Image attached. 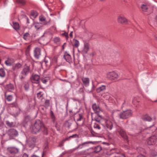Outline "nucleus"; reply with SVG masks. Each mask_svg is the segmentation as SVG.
<instances>
[{
	"label": "nucleus",
	"mask_w": 157,
	"mask_h": 157,
	"mask_svg": "<svg viewBox=\"0 0 157 157\" xmlns=\"http://www.w3.org/2000/svg\"><path fill=\"white\" fill-rule=\"evenodd\" d=\"M5 75V72L4 70L1 68L0 69V76L2 77H4Z\"/></svg>",
	"instance_id": "nucleus-33"
},
{
	"label": "nucleus",
	"mask_w": 157,
	"mask_h": 157,
	"mask_svg": "<svg viewBox=\"0 0 157 157\" xmlns=\"http://www.w3.org/2000/svg\"><path fill=\"white\" fill-rule=\"evenodd\" d=\"M155 19L156 22H157V16L155 17Z\"/></svg>",
	"instance_id": "nucleus-60"
},
{
	"label": "nucleus",
	"mask_w": 157,
	"mask_h": 157,
	"mask_svg": "<svg viewBox=\"0 0 157 157\" xmlns=\"http://www.w3.org/2000/svg\"><path fill=\"white\" fill-rule=\"evenodd\" d=\"M15 62L14 59L12 58L8 57L5 62V64L7 66H11Z\"/></svg>",
	"instance_id": "nucleus-17"
},
{
	"label": "nucleus",
	"mask_w": 157,
	"mask_h": 157,
	"mask_svg": "<svg viewBox=\"0 0 157 157\" xmlns=\"http://www.w3.org/2000/svg\"><path fill=\"white\" fill-rule=\"evenodd\" d=\"M72 33H73V32H71L70 34V36L71 37H72Z\"/></svg>",
	"instance_id": "nucleus-57"
},
{
	"label": "nucleus",
	"mask_w": 157,
	"mask_h": 157,
	"mask_svg": "<svg viewBox=\"0 0 157 157\" xmlns=\"http://www.w3.org/2000/svg\"><path fill=\"white\" fill-rule=\"evenodd\" d=\"M61 65H62V64H59V65H57L56 66V67H55V68H57L58 67H59V66H61Z\"/></svg>",
	"instance_id": "nucleus-56"
},
{
	"label": "nucleus",
	"mask_w": 157,
	"mask_h": 157,
	"mask_svg": "<svg viewBox=\"0 0 157 157\" xmlns=\"http://www.w3.org/2000/svg\"><path fill=\"white\" fill-rule=\"evenodd\" d=\"M22 65L18 63L13 65L12 66V70L13 71H17L18 70L21 68Z\"/></svg>",
	"instance_id": "nucleus-13"
},
{
	"label": "nucleus",
	"mask_w": 157,
	"mask_h": 157,
	"mask_svg": "<svg viewBox=\"0 0 157 157\" xmlns=\"http://www.w3.org/2000/svg\"><path fill=\"white\" fill-rule=\"evenodd\" d=\"M106 75L107 78L111 80L114 79L118 77V74L114 71L109 72Z\"/></svg>",
	"instance_id": "nucleus-9"
},
{
	"label": "nucleus",
	"mask_w": 157,
	"mask_h": 157,
	"mask_svg": "<svg viewBox=\"0 0 157 157\" xmlns=\"http://www.w3.org/2000/svg\"><path fill=\"white\" fill-rule=\"evenodd\" d=\"M155 39H156L157 40V36H155Z\"/></svg>",
	"instance_id": "nucleus-61"
},
{
	"label": "nucleus",
	"mask_w": 157,
	"mask_h": 157,
	"mask_svg": "<svg viewBox=\"0 0 157 157\" xmlns=\"http://www.w3.org/2000/svg\"><path fill=\"white\" fill-rule=\"evenodd\" d=\"M25 17L27 19V23H29V19L28 18V17L26 16H25Z\"/></svg>",
	"instance_id": "nucleus-54"
},
{
	"label": "nucleus",
	"mask_w": 157,
	"mask_h": 157,
	"mask_svg": "<svg viewBox=\"0 0 157 157\" xmlns=\"http://www.w3.org/2000/svg\"><path fill=\"white\" fill-rule=\"evenodd\" d=\"M6 88L9 91H11L14 89L13 85L11 83H10L6 86Z\"/></svg>",
	"instance_id": "nucleus-29"
},
{
	"label": "nucleus",
	"mask_w": 157,
	"mask_h": 157,
	"mask_svg": "<svg viewBox=\"0 0 157 157\" xmlns=\"http://www.w3.org/2000/svg\"><path fill=\"white\" fill-rule=\"evenodd\" d=\"M105 89L106 86L103 85L97 88L96 89V91L97 93H99L105 90Z\"/></svg>",
	"instance_id": "nucleus-23"
},
{
	"label": "nucleus",
	"mask_w": 157,
	"mask_h": 157,
	"mask_svg": "<svg viewBox=\"0 0 157 157\" xmlns=\"http://www.w3.org/2000/svg\"><path fill=\"white\" fill-rule=\"evenodd\" d=\"M43 95V94L42 93V92H40L38 93L37 94V97L39 98H41Z\"/></svg>",
	"instance_id": "nucleus-41"
},
{
	"label": "nucleus",
	"mask_w": 157,
	"mask_h": 157,
	"mask_svg": "<svg viewBox=\"0 0 157 157\" xmlns=\"http://www.w3.org/2000/svg\"><path fill=\"white\" fill-rule=\"evenodd\" d=\"M105 0H100V1H104Z\"/></svg>",
	"instance_id": "nucleus-62"
},
{
	"label": "nucleus",
	"mask_w": 157,
	"mask_h": 157,
	"mask_svg": "<svg viewBox=\"0 0 157 157\" xmlns=\"http://www.w3.org/2000/svg\"><path fill=\"white\" fill-rule=\"evenodd\" d=\"M62 47H63V49H64V46H63V45L62 46Z\"/></svg>",
	"instance_id": "nucleus-63"
},
{
	"label": "nucleus",
	"mask_w": 157,
	"mask_h": 157,
	"mask_svg": "<svg viewBox=\"0 0 157 157\" xmlns=\"http://www.w3.org/2000/svg\"><path fill=\"white\" fill-rule=\"evenodd\" d=\"M30 70L29 67L25 66L21 72L20 79L22 80L24 78L26 75L29 72Z\"/></svg>",
	"instance_id": "nucleus-6"
},
{
	"label": "nucleus",
	"mask_w": 157,
	"mask_h": 157,
	"mask_svg": "<svg viewBox=\"0 0 157 157\" xmlns=\"http://www.w3.org/2000/svg\"><path fill=\"white\" fill-rule=\"evenodd\" d=\"M142 119L145 121H150L152 120V118L148 115H145L143 116L142 117Z\"/></svg>",
	"instance_id": "nucleus-25"
},
{
	"label": "nucleus",
	"mask_w": 157,
	"mask_h": 157,
	"mask_svg": "<svg viewBox=\"0 0 157 157\" xmlns=\"http://www.w3.org/2000/svg\"><path fill=\"white\" fill-rule=\"evenodd\" d=\"M36 139L35 137H30L29 139L28 143L30 145H33L36 143Z\"/></svg>",
	"instance_id": "nucleus-21"
},
{
	"label": "nucleus",
	"mask_w": 157,
	"mask_h": 157,
	"mask_svg": "<svg viewBox=\"0 0 157 157\" xmlns=\"http://www.w3.org/2000/svg\"><path fill=\"white\" fill-rule=\"evenodd\" d=\"M50 105V101L49 100H46L44 103V106L45 107L49 106Z\"/></svg>",
	"instance_id": "nucleus-39"
},
{
	"label": "nucleus",
	"mask_w": 157,
	"mask_h": 157,
	"mask_svg": "<svg viewBox=\"0 0 157 157\" xmlns=\"http://www.w3.org/2000/svg\"><path fill=\"white\" fill-rule=\"evenodd\" d=\"M75 117L77 121H80L83 119V115L81 113L77 114Z\"/></svg>",
	"instance_id": "nucleus-26"
},
{
	"label": "nucleus",
	"mask_w": 157,
	"mask_h": 157,
	"mask_svg": "<svg viewBox=\"0 0 157 157\" xmlns=\"http://www.w3.org/2000/svg\"><path fill=\"white\" fill-rule=\"evenodd\" d=\"M42 82L44 83H46L48 81V79L45 78H43L41 79Z\"/></svg>",
	"instance_id": "nucleus-46"
},
{
	"label": "nucleus",
	"mask_w": 157,
	"mask_h": 157,
	"mask_svg": "<svg viewBox=\"0 0 157 157\" xmlns=\"http://www.w3.org/2000/svg\"><path fill=\"white\" fill-rule=\"evenodd\" d=\"M77 137V135L76 134L73 135L71 136H70L69 137V138H76Z\"/></svg>",
	"instance_id": "nucleus-51"
},
{
	"label": "nucleus",
	"mask_w": 157,
	"mask_h": 157,
	"mask_svg": "<svg viewBox=\"0 0 157 157\" xmlns=\"http://www.w3.org/2000/svg\"><path fill=\"white\" fill-rule=\"evenodd\" d=\"M117 155H116L115 157H125V155L122 153L117 154Z\"/></svg>",
	"instance_id": "nucleus-43"
},
{
	"label": "nucleus",
	"mask_w": 157,
	"mask_h": 157,
	"mask_svg": "<svg viewBox=\"0 0 157 157\" xmlns=\"http://www.w3.org/2000/svg\"><path fill=\"white\" fill-rule=\"evenodd\" d=\"M10 113L12 115L17 116L20 113V109L16 102L10 104L9 106Z\"/></svg>",
	"instance_id": "nucleus-2"
},
{
	"label": "nucleus",
	"mask_w": 157,
	"mask_h": 157,
	"mask_svg": "<svg viewBox=\"0 0 157 157\" xmlns=\"http://www.w3.org/2000/svg\"><path fill=\"white\" fill-rule=\"evenodd\" d=\"M118 23L122 24H126L128 22L127 20L124 17L119 16L117 18Z\"/></svg>",
	"instance_id": "nucleus-14"
},
{
	"label": "nucleus",
	"mask_w": 157,
	"mask_h": 157,
	"mask_svg": "<svg viewBox=\"0 0 157 157\" xmlns=\"http://www.w3.org/2000/svg\"><path fill=\"white\" fill-rule=\"evenodd\" d=\"M6 124L9 127H12L14 126L13 122H10L8 121H6L5 122Z\"/></svg>",
	"instance_id": "nucleus-35"
},
{
	"label": "nucleus",
	"mask_w": 157,
	"mask_h": 157,
	"mask_svg": "<svg viewBox=\"0 0 157 157\" xmlns=\"http://www.w3.org/2000/svg\"><path fill=\"white\" fill-rule=\"evenodd\" d=\"M35 27L37 30L39 29L40 28V26H39V25L38 24L35 25Z\"/></svg>",
	"instance_id": "nucleus-50"
},
{
	"label": "nucleus",
	"mask_w": 157,
	"mask_h": 157,
	"mask_svg": "<svg viewBox=\"0 0 157 157\" xmlns=\"http://www.w3.org/2000/svg\"><path fill=\"white\" fill-rule=\"evenodd\" d=\"M7 134L9 137L10 139H13L18 135V132L15 129L10 128L7 131Z\"/></svg>",
	"instance_id": "nucleus-4"
},
{
	"label": "nucleus",
	"mask_w": 157,
	"mask_h": 157,
	"mask_svg": "<svg viewBox=\"0 0 157 157\" xmlns=\"http://www.w3.org/2000/svg\"><path fill=\"white\" fill-rule=\"evenodd\" d=\"M31 15L32 16L34 17H36L37 16L38 14L37 13L36 11H33L31 12Z\"/></svg>",
	"instance_id": "nucleus-42"
},
{
	"label": "nucleus",
	"mask_w": 157,
	"mask_h": 157,
	"mask_svg": "<svg viewBox=\"0 0 157 157\" xmlns=\"http://www.w3.org/2000/svg\"><path fill=\"white\" fill-rule=\"evenodd\" d=\"M40 49L38 48H36L34 51V56L36 59H39L41 54Z\"/></svg>",
	"instance_id": "nucleus-16"
},
{
	"label": "nucleus",
	"mask_w": 157,
	"mask_h": 157,
	"mask_svg": "<svg viewBox=\"0 0 157 157\" xmlns=\"http://www.w3.org/2000/svg\"><path fill=\"white\" fill-rule=\"evenodd\" d=\"M31 117L29 115L26 116L24 118L23 124L24 127H25L28 122L30 121Z\"/></svg>",
	"instance_id": "nucleus-19"
},
{
	"label": "nucleus",
	"mask_w": 157,
	"mask_h": 157,
	"mask_svg": "<svg viewBox=\"0 0 157 157\" xmlns=\"http://www.w3.org/2000/svg\"><path fill=\"white\" fill-rule=\"evenodd\" d=\"M94 120L98 122H99L100 121V119L98 117H96L94 118Z\"/></svg>",
	"instance_id": "nucleus-48"
},
{
	"label": "nucleus",
	"mask_w": 157,
	"mask_h": 157,
	"mask_svg": "<svg viewBox=\"0 0 157 157\" xmlns=\"http://www.w3.org/2000/svg\"><path fill=\"white\" fill-rule=\"evenodd\" d=\"M136 157H146L145 156L141 154H140L136 156Z\"/></svg>",
	"instance_id": "nucleus-52"
},
{
	"label": "nucleus",
	"mask_w": 157,
	"mask_h": 157,
	"mask_svg": "<svg viewBox=\"0 0 157 157\" xmlns=\"http://www.w3.org/2000/svg\"><path fill=\"white\" fill-rule=\"evenodd\" d=\"M101 150V147L100 146H97L95 147L94 151L96 153H98Z\"/></svg>",
	"instance_id": "nucleus-32"
},
{
	"label": "nucleus",
	"mask_w": 157,
	"mask_h": 157,
	"mask_svg": "<svg viewBox=\"0 0 157 157\" xmlns=\"http://www.w3.org/2000/svg\"><path fill=\"white\" fill-rule=\"evenodd\" d=\"M31 132L33 134L41 133L44 135H47L48 134V129L41 121L36 120L32 128Z\"/></svg>",
	"instance_id": "nucleus-1"
},
{
	"label": "nucleus",
	"mask_w": 157,
	"mask_h": 157,
	"mask_svg": "<svg viewBox=\"0 0 157 157\" xmlns=\"http://www.w3.org/2000/svg\"><path fill=\"white\" fill-rule=\"evenodd\" d=\"M92 108L95 113L99 117H101V116L99 115L101 109L99 106L96 105V103L94 104L92 106Z\"/></svg>",
	"instance_id": "nucleus-11"
},
{
	"label": "nucleus",
	"mask_w": 157,
	"mask_h": 157,
	"mask_svg": "<svg viewBox=\"0 0 157 157\" xmlns=\"http://www.w3.org/2000/svg\"><path fill=\"white\" fill-rule=\"evenodd\" d=\"M40 78L39 75L33 74L30 77V79L32 83L37 84L39 82Z\"/></svg>",
	"instance_id": "nucleus-10"
},
{
	"label": "nucleus",
	"mask_w": 157,
	"mask_h": 157,
	"mask_svg": "<svg viewBox=\"0 0 157 157\" xmlns=\"http://www.w3.org/2000/svg\"><path fill=\"white\" fill-rule=\"evenodd\" d=\"M157 141V134L153 135L147 140V144L149 145H155Z\"/></svg>",
	"instance_id": "nucleus-7"
},
{
	"label": "nucleus",
	"mask_w": 157,
	"mask_h": 157,
	"mask_svg": "<svg viewBox=\"0 0 157 157\" xmlns=\"http://www.w3.org/2000/svg\"><path fill=\"white\" fill-rule=\"evenodd\" d=\"M94 127L95 128L98 129H101V127L100 125L98 123H95L94 124Z\"/></svg>",
	"instance_id": "nucleus-38"
},
{
	"label": "nucleus",
	"mask_w": 157,
	"mask_h": 157,
	"mask_svg": "<svg viewBox=\"0 0 157 157\" xmlns=\"http://www.w3.org/2000/svg\"><path fill=\"white\" fill-rule=\"evenodd\" d=\"M16 2L17 3L21 4L23 5H24L26 4L24 0H16Z\"/></svg>",
	"instance_id": "nucleus-36"
},
{
	"label": "nucleus",
	"mask_w": 157,
	"mask_h": 157,
	"mask_svg": "<svg viewBox=\"0 0 157 157\" xmlns=\"http://www.w3.org/2000/svg\"><path fill=\"white\" fill-rule=\"evenodd\" d=\"M54 41L55 43L59 44L60 41V39L59 37H56L54 38Z\"/></svg>",
	"instance_id": "nucleus-37"
},
{
	"label": "nucleus",
	"mask_w": 157,
	"mask_h": 157,
	"mask_svg": "<svg viewBox=\"0 0 157 157\" xmlns=\"http://www.w3.org/2000/svg\"><path fill=\"white\" fill-rule=\"evenodd\" d=\"M73 41L74 43L73 45V46L76 48H78L79 45V42L77 40H74Z\"/></svg>",
	"instance_id": "nucleus-34"
},
{
	"label": "nucleus",
	"mask_w": 157,
	"mask_h": 157,
	"mask_svg": "<svg viewBox=\"0 0 157 157\" xmlns=\"http://www.w3.org/2000/svg\"><path fill=\"white\" fill-rule=\"evenodd\" d=\"M13 98V97L11 95H9L7 96V99L9 101H11Z\"/></svg>",
	"instance_id": "nucleus-45"
},
{
	"label": "nucleus",
	"mask_w": 157,
	"mask_h": 157,
	"mask_svg": "<svg viewBox=\"0 0 157 157\" xmlns=\"http://www.w3.org/2000/svg\"><path fill=\"white\" fill-rule=\"evenodd\" d=\"M141 8L142 11L146 12L148 9V7L146 4H142L141 6Z\"/></svg>",
	"instance_id": "nucleus-31"
},
{
	"label": "nucleus",
	"mask_w": 157,
	"mask_h": 157,
	"mask_svg": "<svg viewBox=\"0 0 157 157\" xmlns=\"http://www.w3.org/2000/svg\"><path fill=\"white\" fill-rule=\"evenodd\" d=\"M63 35L65 36L67 39L68 38V34L66 33H65L63 34Z\"/></svg>",
	"instance_id": "nucleus-49"
},
{
	"label": "nucleus",
	"mask_w": 157,
	"mask_h": 157,
	"mask_svg": "<svg viewBox=\"0 0 157 157\" xmlns=\"http://www.w3.org/2000/svg\"><path fill=\"white\" fill-rule=\"evenodd\" d=\"M132 113L131 110H128L121 113L119 114V117L122 119H126L131 117Z\"/></svg>",
	"instance_id": "nucleus-3"
},
{
	"label": "nucleus",
	"mask_w": 157,
	"mask_h": 157,
	"mask_svg": "<svg viewBox=\"0 0 157 157\" xmlns=\"http://www.w3.org/2000/svg\"><path fill=\"white\" fill-rule=\"evenodd\" d=\"M29 36V34L28 33H25L23 35V38L25 40H27Z\"/></svg>",
	"instance_id": "nucleus-40"
},
{
	"label": "nucleus",
	"mask_w": 157,
	"mask_h": 157,
	"mask_svg": "<svg viewBox=\"0 0 157 157\" xmlns=\"http://www.w3.org/2000/svg\"><path fill=\"white\" fill-rule=\"evenodd\" d=\"M117 131L125 140L128 142V136L125 132L122 127L118 126L117 127Z\"/></svg>",
	"instance_id": "nucleus-5"
},
{
	"label": "nucleus",
	"mask_w": 157,
	"mask_h": 157,
	"mask_svg": "<svg viewBox=\"0 0 157 157\" xmlns=\"http://www.w3.org/2000/svg\"><path fill=\"white\" fill-rule=\"evenodd\" d=\"M105 121L107 129L109 130H111L113 127V123L112 122L108 119H105Z\"/></svg>",
	"instance_id": "nucleus-15"
},
{
	"label": "nucleus",
	"mask_w": 157,
	"mask_h": 157,
	"mask_svg": "<svg viewBox=\"0 0 157 157\" xmlns=\"http://www.w3.org/2000/svg\"><path fill=\"white\" fill-rule=\"evenodd\" d=\"M22 157H29V156L27 154L25 153L23 154Z\"/></svg>",
	"instance_id": "nucleus-53"
},
{
	"label": "nucleus",
	"mask_w": 157,
	"mask_h": 157,
	"mask_svg": "<svg viewBox=\"0 0 157 157\" xmlns=\"http://www.w3.org/2000/svg\"><path fill=\"white\" fill-rule=\"evenodd\" d=\"M64 58L66 60L69 62L70 63L71 61V56L69 54H66L64 56Z\"/></svg>",
	"instance_id": "nucleus-24"
},
{
	"label": "nucleus",
	"mask_w": 157,
	"mask_h": 157,
	"mask_svg": "<svg viewBox=\"0 0 157 157\" xmlns=\"http://www.w3.org/2000/svg\"><path fill=\"white\" fill-rule=\"evenodd\" d=\"M82 81L85 86H88L89 84L90 80L88 78L83 77L82 78Z\"/></svg>",
	"instance_id": "nucleus-22"
},
{
	"label": "nucleus",
	"mask_w": 157,
	"mask_h": 157,
	"mask_svg": "<svg viewBox=\"0 0 157 157\" xmlns=\"http://www.w3.org/2000/svg\"><path fill=\"white\" fill-rule=\"evenodd\" d=\"M65 44H66V43H64L63 44V46L65 45Z\"/></svg>",
	"instance_id": "nucleus-64"
},
{
	"label": "nucleus",
	"mask_w": 157,
	"mask_h": 157,
	"mask_svg": "<svg viewBox=\"0 0 157 157\" xmlns=\"http://www.w3.org/2000/svg\"><path fill=\"white\" fill-rule=\"evenodd\" d=\"M7 151L8 153L13 156L15 154L17 153L19 151V149L14 147H9L7 148Z\"/></svg>",
	"instance_id": "nucleus-8"
},
{
	"label": "nucleus",
	"mask_w": 157,
	"mask_h": 157,
	"mask_svg": "<svg viewBox=\"0 0 157 157\" xmlns=\"http://www.w3.org/2000/svg\"><path fill=\"white\" fill-rule=\"evenodd\" d=\"M92 143L90 141H87L83 143H82L80 144H79L76 148V149L78 148H82L83 146L85 145L86 144H88L90 143Z\"/></svg>",
	"instance_id": "nucleus-27"
},
{
	"label": "nucleus",
	"mask_w": 157,
	"mask_h": 157,
	"mask_svg": "<svg viewBox=\"0 0 157 157\" xmlns=\"http://www.w3.org/2000/svg\"><path fill=\"white\" fill-rule=\"evenodd\" d=\"M51 117L52 120V121L53 123H54L56 121V118L55 117L54 115H53V116H51Z\"/></svg>",
	"instance_id": "nucleus-47"
},
{
	"label": "nucleus",
	"mask_w": 157,
	"mask_h": 157,
	"mask_svg": "<svg viewBox=\"0 0 157 157\" xmlns=\"http://www.w3.org/2000/svg\"><path fill=\"white\" fill-rule=\"evenodd\" d=\"M44 62L45 64L47 67H49L50 66L51 64L50 62H48V61L45 60Z\"/></svg>",
	"instance_id": "nucleus-44"
},
{
	"label": "nucleus",
	"mask_w": 157,
	"mask_h": 157,
	"mask_svg": "<svg viewBox=\"0 0 157 157\" xmlns=\"http://www.w3.org/2000/svg\"><path fill=\"white\" fill-rule=\"evenodd\" d=\"M31 157H39V156L33 154L31 155Z\"/></svg>",
	"instance_id": "nucleus-55"
},
{
	"label": "nucleus",
	"mask_w": 157,
	"mask_h": 157,
	"mask_svg": "<svg viewBox=\"0 0 157 157\" xmlns=\"http://www.w3.org/2000/svg\"><path fill=\"white\" fill-rule=\"evenodd\" d=\"M70 139V138H69V137H67V138L65 139V140H64V141H65L66 140H69Z\"/></svg>",
	"instance_id": "nucleus-58"
},
{
	"label": "nucleus",
	"mask_w": 157,
	"mask_h": 157,
	"mask_svg": "<svg viewBox=\"0 0 157 157\" xmlns=\"http://www.w3.org/2000/svg\"><path fill=\"white\" fill-rule=\"evenodd\" d=\"M39 20L42 22V24L44 25H47L50 23V19H49L48 21H47L46 20L45 18L42 16H41L39 17Z\"/></svg>",
	"instance_id": "nucleus-18"
},
{
	"label": "nucleus",
	"mask_w": 157,
	"mask_h": 157,
	"mask_svg": "<svg viewBox=\"0 0 157 157\" xmlns=\"http://www.w3.org/2000/svg\"><path fill=\"white\" fill-rule=\"evenodd\" d=\"M72 121L71 120L66 121L64 124V125L65 127H67L68 129H69L72 124Z\"/></svg>",
	"instance_id": "nucleus-20"
},
{
	"label": "nucleus",
	"mask_w": 157,
	"mask_h": 157,
	"mask_svg": "<svg viewBox=\"0 0 157 157\" xmlns=\"http://www.w3.org/2000/svg\"><path fill=\"white\" fill-rule=\"evenodd\" d=\"M90 48L89 44L86 42L84 44V48L82 51V53L85 54H86L89 51Z\"/></svg>",
	"instance_id": "nucleus-12"
},
{
	"label": "nucleus",
	"mask_w": 157,
	"mask_h": 157,
	"mask_svg": "<svg viewBox=\"0 0 157 157\" xmlns=\"http://www.w3.org/2000/svg\"><path fill=\"white\" fill-rule=\"evenodd\" d=\"M51 116H53V115H54L53 113V112L52 111H51Z\"/></svg>",
	"instance_id": "nucleus-59"
},
{
	"label": "nucleus",
	"mask_w": 157,
	"mask_h": 157,
	"mask_svg": "<svg viewBox=\"0 0 157 157\" xmlns=\"http://www.w3.org/2000/svg\"><path fill=\"white\" fill-rule=\"evenodd\" d=\"M24 87L25 88V90L28 91L29 89V85L28 82H25L24 84Z\"/></svg>",
	"instance_id": "nucleus-30"
},
{
	"label": "nucleus",
	"mask_w": 157,
	"mask_h": 157,
	"mask_svg": "<svg viewBox=\"0 0 157 157\" xmlns=\"http://www.w3.org/2000/svg\"><path fill=\"white\" fill-rule=\"evenodd\" d=\"M13 27L14 29L16 31H18L20 28L19 24L17 22H13Z\"/></svg>",
	"instance_id": "nucleus-28"
}]
</instances>
